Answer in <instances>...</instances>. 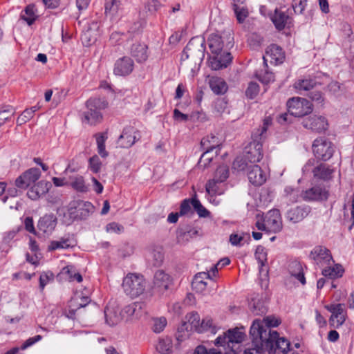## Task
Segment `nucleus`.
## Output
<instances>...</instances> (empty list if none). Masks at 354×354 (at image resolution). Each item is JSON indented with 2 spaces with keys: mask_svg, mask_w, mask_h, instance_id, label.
Segmentation results:
<instances>
[{
  "mask_svg": "<svg viewBox=\"0 0 354 354\" xmlns=\"http://www.w3.org/2000/svg\"><path fill=\"white\" fill-rule=\"evenodd\" d=\"M343 272L344 270L342 268L341 266H336L335 268L329 267L322 270V274L329 279L341 277Z\"/></svg>",
  "mask_w": 354,
  "mask_h": 354,
  "instance_id": "obj_48",
  "label": "nucleus"
},
{
  "mask_svg": "<svg viewBox=\"0 0 354 354\" xmlns=\"http://www.w3.org/2000/svg\"><path fill=\"white\" fill-rule=\"evenodd\" d=\"M221 183L214 178L206 183L205 189L209 197L212 198L216 195H221L224 193L225 189Z\"/></svg>",
  "mask_w": 354,
  "mask_h": 354,
  "instance_id": "obj_38",
  "label": "nucleus"
},
{
  "mask_svg": "<svg viewBox=\"0 0 354 354\" xmlns=\"http://www.w3.org/2000/svg\"><path fill=\"white\" fill-rule=\"evenodd\" d=\"M106 323L109 326L118 324L122 318L121 313L118 315L113 308L106 307L104 310Z\"/></svg>",
  "mask_w": 354,
  "mask_h": 354,
  "instance_id": "obj_40",
  "label": "nucleus"
},
{
  "mask_svg": "<svg viewBox=\"0 0 354 354\" xmlns=\"http://www.w3.org/2000/svg\"><path fill=\"white\" fill-rule=\"evenodd\" d=\"M186 319L192 326V328H194L197 331L200 326L201 320L200 316L196 312H192L186 315Z\"/></svg>",
  "mask_w": 354,
  "mask_h": 354,
  "instance_id": "obj_54",
  "label": "nucleus"
},
{
  "mask_svg": "<svg viewBox=\"0 0 354 354\" xmlns=\"http://www.w3.org/2000/svg\"><path fill=\"white\" fill-rule=\"evenodd\" d=\"M248 160L245 158L243 159L242 158H237L233 162V167L239 171H248V167H250V165L246 162Z\"/></svg>",
  "mask_w": 354,
  "mask_h": 354,
  "instance_id": "obj_58",
  "label": "nucleus"
},
{
  "mask_svg": "<svg viewBox=\"0 0 354 354\" xmlns=\"http://www.w3.org/2000/svg\"><path fill=\"white\" fill-rule=\"evenodd\" d=\"M325 308L331 313L329 324L332 328H339L347 318V312L344 304H332L325 306Z\"/></svg>",
  "mask_w": 354,
  "mask_h": 354,
  "instance_id": "obj_9",
  "label": "nucleus"
},
{
  "mask_svg": "<svg viewBox=\"0 0 354 354\" xmlns=\"http://www.w3.org/2000/svg\"><path fill=\"white\" fill-rule=\"evenodd\" d=\"M167 325V319L165 317H160L153 320L152 329L153 332L159 333L162 332Z\"/></svg>",
  "mask_w": 354,
  "mask_h": 354,
  "instance_id": "obj_56",
  "label": "nucleus"
},
{
  "mask_svg": "<svg viewBox=\"0 0 354 354\" xmlns=\"http://www.w3.org/2000/svg\"><path fill=\"white\" fill-rule=\"evenodd\" d=\"M37 16L35 12V6L32 4L27 6L21 15V18L25 21L29 26H31L36 20Z\"/></svg>",
  "mask_w": 354,
  "mask_h": 354,
  "instance_id": "obj_43",
  "label": "nucleus"
},
{
  "mask_svg": "<svg viewBox=\"0 0 354 354\" xmlns=\"http://www.w3.org/2000/svg\"><path fill=\"white\" fill-rule=\"evenodd\" d=\"M259 92V85L254 82H250L245 90V95L249 99H254Z\"/></svg>",
  "mask_w": 354,
  "mask_h": 354,
  "instance_id": "obj_53",
  "label": "nucleus"
},
{
  "mask_svg": "<svg viewBox=\"0 0 354 354\" xmlns=\"http://www.w3.org/2000/svg\"><path fill=\"white\" fill-rule=\"evenodd\" d=\"M268 121L265 120L263 126L252 134V140L245 149V158L250 163L259 162L263 158V141L265 140Z\"/></svg>",
  "mask_w": 354,
  "mask_h": 354,
  "instance_id": "obj_1",
  "label": "nucleus"
},
{
  "mask_svg": "<svg viewBox=\"0 0 354 354\" xmlns=\"http://www.w3.org/2000/svg\"><path fill=\"white\" fill-rule=\"evenodd\" d=\"M315 159H310L304 166L302 170L304 174L312 172L315 178L329 180L332 178L334 169L324 163H319L315 166Z\"/></svg>",
  "mask_w": 354,
  "mask_h": 354,
  "instance_id": "obj_7",
  "label": "nucleus"
},
{
  "mask_svg": "<svg viewBox=\"0 0 354 354\" xmlns=\"http://www.w3.org/2000/svg\"><path fill=\"white\" fill-rule=\"evenodd\" d=\"M272 21L279 30H283L286 26L291 23V18L289 15L281 9H275L274 13L271 17Z\"/></svg>",
  "mask_w": 354,
  "mask_h": 354,
  "instance_id": "obj_29",
  "label": "nucleus"
},
{
  "mask_svg": "<svg viewBox=\"0 0 354 354\" xmlns=\"http://www.w3.org/2000/svg\"><path fill=\"white\" fill-rule=\"evenodd\" d=\"M137 131L133 127H127L123 129L122 134L119 136L117 144L121 148L131 147L139 138L136 136Z\"/></svg>",
  "mask_w": 354,
  "mask_h": 354,
  "instance_id": "obj_19",
  "label": "nucleus"
},
{
  "mask_svg": "<svg viewBox=\"0 0 354 354\" xmlns=\"http://www.w3.org/2000/svg\"><path fill=\"white\" fill-rule=\"evenodd\" d=\"M307 0H293L292 8L296 14H301L306 6Z\"/></svg>",
  "mask_w": 354,
  "mask_h": 354,
  "instance_id": "obj_61",
  "label": "nucleus"
},
{
  "mask_svg": "<svg viewBox=\"0 0 354 354\" xmlns=\"http://www.w3.org/2000/svg\"><path fill=\"white\" fill-rule=\"evenodd\" d=\"M288 111L290 115L295 117H304L313 111L312 103L302 97H292L287 102Z\"/></svg>",
  "mask_w": 354,
  "mask_h": 354,
  "instance_id": "obj_8",
  "label": "nucleus"
},
{
  "mask_svg": "<svg viewBox=\"0 0 354 354\" xmlns=\"http://www.w3.org/2000/svg\"><path fill=\"white\" fill-rule=\"evenodd\" d=\"M204 331H209L212 334H215L216 333V328L214 325L212 319L207 317L203 319L201 322L198 332L203 333Z\"/></svg>",
  "mask_w": 354,
  "mask_h": 354,
  "instance_id": "obj_49",
  "label": "nucleus"
},
{
  "mask_svg": "<svg viewBox=\"0 0 354 354\" xmlns=\"http://www.w3.org/2000/svg\"><path fill=\"white\" fill-rule=\"evenodd\" d=\"M317 84V82L314 78L310 77H304L297 80L294 84V88L300 94L307 92L313 89Z\"/></svg>",
  "mask_w": 354,
  "mask_h": 354,
  "instance_id": "obj_33",
  "label": "nucleus"
},
{
  "mask_svg": "<svg viewBox=\"0 0 354 354\" xmlns=\"http://www.w3.org/2000/svg\"><path fill=\"white\" fill-rule=\"evenodd\" d=\"M164 260V253L161 248L153 249L149 254V261H150L154 266H160Z\"/></svg>",
  "mask_w": 354,
  "mask_h": 354,
  "instance_id": "obj_44",
  "label": "nucleus"
},
{
  "mask_svg": "<svg viewBox=\"0 0 354 354\" xmlns=\"http://www.w3.org/2000/svg\"><path fill=\"white\" fill-rule=\"evenodd\" d=\"M57 224V218L53 214H46L39 218L37 228L43 234L50 235L53 233Z\"/></svg>",
  "mask_w": 354,
  "mask_h": 354,
  "instance_id": "obj_18",
  "label": "nucleus"
},
{
  "mask_svg": "<svg viewBox=\"0 0 354 354\" xmlns=\"http://www.w3.org/2000/svg\"><path fill=\"white\" fill-rule=\"evenodd\" d=\"M96 142L97 145V152L102 158L108 156L109 153L105 149V142L107 139V136L105 133L96 134Z\"/></svg>",
  "mask_w": 354,
  "mask_h": 354,
  "instance_id": "obj_45",
  "label": "nucleus"
},
{
  "mask_svg": "<svg viewBox=\"0 0 354 354\" xmlns=\"http://www.w3.org/2000/svg\"><path fill=\"white\" fill-rule=\"evenodd\" d=\"M229 176V168L226 165H220L216 169L214 179L220 183H223Z\"/></svg>",
  "mask_w": 354,
  "mask_h": 354,
  "instance_id": "obj_50",
  "label": "nucleus"
},
{
  "mask_svg": "<svg viewBox=\"0 0 354 354\" xmlns=\"http://www.w3.org/2000/svg\"><path fill=\"white\" fill-rule=\"evenodd\" d=\"M185 51L198 54V56L204 57L205 51V41L203 37H196L192 38L187 44Z\"/></svg>",
  "mask_w": 354,
  "mask_h": 354,
  "instance_id": "obj_26",
  "label": "nucleus"
},
{
  "mask_svg": "<svg viewBox=\"0 0 354 354\" xmlns=\"http://www.w3.org/2000/svg\"><path fill=\"white\" fill-rule=\"evenodd\" d=\"M248 177L249 181L255 186H260L266 180L265 174L257 165H250V167H248Z\"/></svg>",
  "mask_w": 354,
  "mask_h": 354,
  "instance_id": "obj_25",
  "label": "nucleus"
},
{
  "mask_svg": "<svg viewBox=\"0 0 354 354\" xmlns=\"http://www.w3.org/2000/svg\"><path fill=\"white\" fill-rule=\"evenodd\" d=\"M89 168L93 173H98L101 169L102 162L99 157L95 155L89 158Z\"/></svg>",
  "mask_w": 354,
  "mask_h": 354,
  "instance_id": "obj_55",
  "label": "nucleus"
},
{
  "mask_svg": "<svg viewBox=\"0 0 354 354\" xmlns=\"http://www.w3.org/2000/svg\"><path fill=\"white\" fill-rule=\"evenodd\" d=\"M255 257L259 264V271L261 272L263 271V267L267 262V252L263 246L259 245L257 248Z\"/></svg>",
  "mask_w": 354,
  "mask_h": 354,
  "instance_id": "obj_46",
  "label": "nucleus"
},
{
  "mask_svg": "<svg viewBox=\"0 0 354 354\" xmlns=\"http://www.w3.org/2000/svg\"><path fill=\"white\" fill-rule=\"evenodd\" d=\"M133 68V60L128 56H124L115 62L113 73L116 75L126 76L132 73Z\"/></svg>",
  "mask_w": 354,
  "mask_h": 354,
  "instance_id": "obj_16",
  "label": "nucleus"
},
{
  "mask_svg": "<svg viewBox=\"0 0 354 354\" xmlns=\"http://www.w3.org/2000/svg\"><path fill=\"white\" fill-rule=\"evenodd\" d=\"M161 4L158 0H149L146 3L145 8L148 10L149 12L155 13L156 11L158 10Z\"/></svg>",
  "mask_w": 354,
  "mask_h": 354,
  "instance_id": "obj_64",
  "label": "nucleus"
},
{
  "mask_svg": "<svg viewBox=\"0 0 354 354\" xmlns=\"http://www.w3.org/2000/svg\"><path fill=\"white\" fill-rule=\"evenodd\" d=\"M156 350L162 354H169L172 348V340L170 337H165L160 339L157 345Z\"/></svg>",
  "mask_w": 354,
  "mask_h": 354,
  "instance_id": "obj_42",
  "label": "nucleus"
},
{
  "mask_svg": "<svg viewBox=\"0 0 354 354\" xmlns=\"http://www.w3.org/2000/svg\"><path fill=\"white\" fill-rule=\"evenodd\" d=\"M310 257L317 264H330V262L333 261L332 256L330 250L323 246H316L311 251Z\"/></svg>",
  "mask_w": 354,
  "mask_h": 354,
  "instance_id": "obj_22",
  "label": "nucleus"
},
{
  "mask_svg": "<svg viewBox=\"0 0 354 354\" xmlns=\"http://www.w3.org/2000/svg\"><path fill=\"white\" fill-rule=\"evenodd\" d=\"M153 283L154 290L160 293H164L171 285V279L168 274L160 270L156 272Z\"/></svg>",
  "mask_w": 354,
  "mask_h": 354,
  "instance_id": "obj_21",
  "label": "nucleus"
},
{
  "mask_svg": "<svg viewBox=\"0 0 354 354\" xmlns=\"http://www.w3.org/2000/svg\"><path fill=\"white\" fill-rule=\"evenodd\" d=\"M310 212V207L307 205L297 206L290 209L287 212L286 218L292 223L303 221Z\"/></svg>",
  "mask_w": 354,
  "mask_h": 354,
  "instance_id": "obj_23",
  "label": "nucleus"
},
{
  "mask_svg": "<svg viewBox=\"0 0 354 354\" xmlns=\"http://www.w3.org/2000/svg\"><path fill=\"white\" fill-rule=\"evenodd\" d=\"M87 111L84 112V121L90 124H95L102 119L101 110L107 106L106 100L101 98H91L86 102Z\"/></svg>",
  "mask_w": 354,
  "mask_h": 354,
  "instance_id": "obj_4",
  "label": "nucleus"
},
{
  "mask_svg": "<svg viewBox=\"0 0 354 354\" xmlns=\"http://www.w3.org/2000/svg\"><path fill=\"white\" fill-rule=\"evenodd\" d=\"M50 184L46 180H41L35 184L27 192V196L31 200H37L48 192Z\"/></svg>",
  "mask_w": 354,
  "mask_h": 354,
  "instance_id": "obj_28",
  "label": "nucleus"
},
{
  "mask_svg": "<svg viewBox=\"0 0 354 354\" xmlns=\"http://www.w3.org/2000/svg\"><path fill=\"white\" fill-rule=\"evenodd\" d=\"M192 205L200 217L205 218L209 215V212L202 205L201 202L196 198H193L192 199Z\"/></svg>",
  "mask_w": 354,
  "mask_h": 354,
  "instance_id": "obj_52",
  "label": "nucleus"
},
{
  "mask_svg": "<svg viewBox=\"0 0 354 354\" xmlns=\"http://www.w3.org/2000/svg\"><path fill=\"white\" fill-rule=\"evenodd\" d=\"M106 230L108 232L121 233L124 230V227L118 223L112 222L106 225Z\"/></svg>",
  "mask_w": 354,
  "mask_h": 354,
  "instance_id": "obj_63",
  "label": "nucleus"
},
{
  "mask_svg": "<svg viewBox=\"0 0 354 354\" xmlns=\"http://www.w3.org/2000/svg\"><path fill=\"white\" fill-rule=\"evenodd\" d=\"M120 7V1L117 0H105L104 9L106 15L114 16Z\"/></svg>",
  "mask_w": 354,
  "mask_h": 354,
  "instance_id": "obj_47",
  "label": "nucleus"
},
{
  "mask_svg": "<svg viewBox=\"0 0 354 354\" xmlns=\"http://www.w3.org/2000/svg\"><path fill=\"white\" fill-rule=\"evenodd\" d=\"M263 38L257 34L251 35L248 39L249 45L253 49H257V48L260 47L263 43Z\"/></svg>",
  "mask_w": 354,
  "mask_h": 354,
  "instance_id": "obj_59",
  "label": "nucleus"
},
{
  "mask_svg": "<svg viewBox=\"0 0 354 354\" xmlns=\"http://www.w3.org/2000/svg\"><path fill=\"white\" fill-rule=\"evenodd\" d=\"M301 124L304 128L317 133L326 131L328 126L327 120L323 116L318 115L304 118Z\"/></svg>",
  "mask_w": 354,
  "mask_h": 354,
  "instance_id": "obj_13",
  "label": "nucleus"
},
{
  "mask_svg": "<svg viewBox=\"0 0 354 354\" xmlns=\"http://www.w3.org/2000/svg\"><path fill=\"white\" fill-rule=\"evenodd\" d=\"M232 61V56L230 53L224 51L216 55V57L212 62V66L215 70L226 68Z\"/></svg>",
  "mask_w": 354,
  "mask_h": 354,
  "instance_id": "obj_34",
  "label": "nucleus"
},
{
  "mask_svg": "<svg viewBox=\"0 0 354 354\" xmlns=\"http://www.w3.org/2000/svg\"><path fill=\"white\" fill-rule=\"evenodd\" d=\"M60 274L64 276L65 279L69 281H77V282L82 281V277L79 272L76 270L75 267L72 265H68L64 267Z\"/></svg>",
  "mask_w": 354,
  "mask_h": 354,
  "instance_id": "obj_37",
  "label": "nucleus"
},
{
  "mask_svg": "<svg viewBox=\"0 0 354 354\" xmlns=\"http://www.w3.org/2000/svg\"><path fill=\"white\" fill-rule=\"evenodd\" d=\"M289 272L291 276L297 279L301 283V284H306V278L304 277L303 268L300 262L297 261H292L289 264Z\"/></svg>",
  "mask_w": 354,
  "mask_h": 354,
  "instance_id": "obj_36",
  "label": "nucleus"
},
{
  "mask_svg": "<svg viewBox=\"0 0 354 354\" xmlns=\"http://www.w3.org/2000/svg\"><path fill=\"white\" fill-rule=\"evenodd\" d=\"M209 87L216 95L225 93L227 90V85L223 79L218 77H212L209 81Z\"/></svg>",
  "mask_w": 354,
  "mask_h": 354,
  "instance_id": "obj_35",
  "label": "nucleus"
},
{
  "mask_svg": "<svg viewBox=\"0 0 354 354\" xmlns=\"http://www.w3.org/2000/svg\"><path fill=\"white\" fill-rule=\"evenodd\" d=\"M258 348L257 351L264 350L268 354H287L290 351V342L284 337H279L278 333H274L272 337L253 342Z\"/></svg>",
  "mask_w": 354,
  "mask_h": 354,
  "instance_id": "obj_3",
  "label": "nucleus"
},
{
  "mask_svg": "<svg viewBox=\"0 0 354 354\" xmlns=\"http://www.w3.org/2000/svg\"><path fill=\"white\" fill-rule=\"evenodd\" d=\"M15 113V109L10 105H5L0 108V127L6 122L10 121Z\"/></svg>",
  "mask_w": 354,
  "mask_h": 354,
  "instance_id": "obj_41",
  "label": "nucleus"
},
{
  "mask_svg": "<svg viewBox=\"0 0 354 354\" xmlns=\"http://www.w3.org/2000/svg\"><path fill=\"white\" fill-rule=\"evenodd\" d=\"M245 0H232L233 1V10L236 15V17L239 23H243L245 18L248 17V10L243 7L240 8L237 4H243Z\"/></svg>",
  "mask_w": 354,
  "mask_h": 354,
  "instance_id": "obj_39",
  "label": "nucleus"
},
{
  "mask_svg": "<svg viewBox=\"0 0 354 354\" xmlns=\"http://www.w3.org/2000/svg\"><path fill=\"white\" fill-rule=\"evenodd\" d=\"M251 310L256 315H261L267 311L266 307L260 301H254L251 306Z\"/></svg>",
  "mask_w": 354,
  "mask_h": 354,
  "instance_id": "obj_57",
  "label": "nucleus"
},
{
  "mask_svg": "<svg viewBox=\"0 0 354 354\" xmlns=\"http://www.w3.org/2000/svg\"><path fill=\"white\" fill-rule=\"evenodd\" d=\"M142 315V304L134 302L126 306L121 310V316L126 320L138 319Z\"/></svg>",
  "mask_w": 354,
  "mask_h": 354,
  "instance_id": "obj_30",
  "label": "nucleus"
},
{
  "mask_svg": "<svg viewBox=\"0 0 354 354\" xmlns=\"http://www.w3.org/2000/svg\"><path fill=\"white\" fill-rule=\"evenodd\" d=\"M245 334L243 328H234L229 329L223 335H219L215 339V345L216 346H227L230 349V352L232 354L233 353L232 344H239L243 341ZM225 353H228L226 351Z\"/></svg>",
  "mask_w": 354,
  "mask_h": 354,
  "instance_id": "obj_5",
  "label": "nucleus"
},
{
  "mask_svg": "<svg viewBox=\"0 0 354 354\" xmlns=\"http://www.w3.org/2000/svg\"><path fill=\"white\" fill-rule=\"evenodd\" d=\"M263 59L266 65H267V62L268 61L272 64L278 65L283 62L285 53L280 46L272 44L267 48L266 55L263 57Z\"/></svg>",
  "mask_w": 354,
  "mask_h": 354,
  "instance_id": "obj_14",
  "label": "nucleus"
},
{
  "mask_svg": "<svg viewBox=\"0 0 354 354\" xmlns=\"http://www.w3.org/2000/svg\"><path fill=\"white\" fill-rule=\"evenodd\" d=\"M280 324V320L272 316H267L263 319H255L250 329V335L252 338V341H260L261 339L272 337L275 330L271 329L272 327H276Z\"/></svg>",
  "mask_w": 354,
  "mask_h": 354,
  "instance_id": "obj_2",
  "label": "nucleus"
},
{
  "mask_svg": "<svg viewBox=\"0 0 354 354\" xmlns=\"http://www.w3.org/2000/svg\"><path fill=\"white\" fill-rule=\"evenodd\" d=\"M76 245V241L73 234H66L59 240L51 241L48 246V251H54L60 249L72 248Z\"/></svg>",
  "mask_w": 354,
  "mask_h": 354,
  "instance_id": "obj_24",
  "label": "nucleus"
},
{
  "mask_svg": "<svg viewBox=\"0 0 354 354\" xmlns=\"http://www.w3.org/2000/svg\"><path fill=\"white\" fill-rule=\"evenodd\" d=\"M122 287L127 295L137 297L144 292L146 281L142 275L129 274L123 280Z\"/></svg>",
  "mask_w": 354,
  "mask_h": 354,
  "instance_id": "obj_6",
  "label": "nucleus"
},
{
  "mask_svg": "<svg viewBox=\"0 0 354 354\" xmlns=\"http://www.w3.org/2000/svg\"><path fill=\"white\" fill-rule=\"evenodd\" d=\"M310 100L319 104H322L324 102V97L322 92L318 91H312L308 93Z\"/></svg>",
  "mask_w": 354,
  "mask_h": 354,
  "instance_id": "obj_60",
  "label": "nucleus"
},
{
  "mask_svg": "<svg viewBox=\"0 0 354 354\" xmlns=\"http://www.w3.org/2000/svg\"><path fill=\"white\" fill-rule=\"evenodd\" d=\"M201 145L204 152L200 158V162H201L203 160H207L208 162H209L212 160V158H208L206 156L213 149L219 147L220 140L218 137L212 134H210L204 137L201 140Z\"/></svg>",
  "mask_w": 354,
  "mask_h": 354,
  "instance_id": "obj_15",
  "label": "nucleus"
},
{
  "mask_svg": "<svg viewBox=\"0 0 354 354\" xmlns=\"http://www.w3.org/2000/svg\"><path fill=\"white\" fill-rule=\"evenodd\" d=\"M130 53L138 63H144L149 57L148 46L144 43L133 44L131 47Z\"/></svg>",
  "mask_w": 354,
  "mask_h": 354,
  "instance_id": "obj_27",
  "label": "nucleus"
},
{
  "mask_svg": "<svg viewBox=\"0 0 354 354\" xmlns=\"http://www.w3.org/2000/svg\"><path fill=\"white\" fill-rule=\"evenodd\" d=\"M41 171L38 168H30L15 180V185L19 189H26L32 183H35L40 177Z\"/></svg>",
  "mask_w": 354,
  "mask_h": 354,
  "instance_id": "obj_12",
  "label": "nucleus"
},
{
  "mask_svg": "<svg viewBox=\"0 0 354 354\" xmlns=\"http://www.w3.org/2000/svg\"><path fill=\"white\" fill-rule=\"evenodd\" d=\"M71 187L77 192H86L88 191V187L85 185L84 178L81 176H75L71 183Z\"/></svg>",
  "mask_w": 354,
  "mask_h": 354,
  "instance_id": "obj_51",
  "label": "nucleus"
},
{
  "mask_svg": "<svg viewBox=\"0 0 354 354\" xmlns=\"http://www.w3.org/2000/svg\"><path fill=\"white\" fill-rule=\"evenodd\" d=\"M77 205L75 207V210L71 212V214H75V218L79 219H86L90 214L94 212V206L88 201H78Z\"/></svg>",
  "mask_w": 354,
  "mask_h": 354,
  "instance_id": "obj_31",
  "label": "nucleus"
},
{
  "mask_svg": "<svg viewBox=\"0 0 354 354\" xmlns=\"http://www.w3.org/2000/svg\"><path fill=\"white\" fill-rule=\"evenodd\" d=\"M208 42L211 52L216 55H218L222 52L223 47H225L227 50L233 47L234 38L230 34L225 36L212 34L208 39Z\"/></svg>",
  "mask_w": 354,
  "mask_h": 354,
  "instance_id": "obj_10",
  "label": "nucleus"
},
{
  "mask_svg": "<svg viewBox=\"0 0 354 354\" xmlns=\"http://www.w3.org/2000/svg\"><path fill=\"white\" fill-rule=\"evenodd\" d=\"M209 279H212L209 272H198L194 276L192 283V287L196 292L203 293L206 290L207 285L205 280Z\"/></svg>",
  "mask_w": 354,
  "mask_h": 354,
  "instance_id": "obj_32",
  "label": "nucleus"
},
{
  "mask_svg": "<svg viewBox=\"0 0 354 354\" xmlns=\"http://www.w3.org/2000/svg\"><path fill=\"white\" fill-rule=\"evenodd\" d=\"M328 192L324 187L317 185L303 192L301 196L306 201H324L328 198Z\"/></svg>",
  "mask_w": 354,
  "mask_h": 354,
  "instance_id": "obj_20",
  "label": "nucleus"
},
{
  "mask_svg": "<svg viewBox=\"0 0 354 354\" xmlns=\"http://www.w3.org/2000/svg\"><path fill=\"white\" fill-rule=\"evenodd\" d=\"M312 148L315 158L323 161L329 160L334 153L333 144L323 138L315 139Z\"/></svg>",
  "mask_w": 354,
  "mask_h": 354,
  "instance_id": "obj_11",
  "label": "nucleus"
},
{
  "mask_svg": "<svg viewBox=\"0 0 354 354\" xmlns=\"http://www.w3.org/2000/svg\"><path fill=\"white\" fill-rule=\"evenodd\" d=\"M264 221L266 222L268 231L277 233L282 229L281 216L279 209L270 210L266 215Z\"/></svg>",
  "mask_w": 354,
  "mask_h": 354,
  "instance_id": "obj_17",
  "label": "nucleus"
},
{
  "mask_svg": "<svg viewBox=\"0 0 354 354\" xmlns=\"http://www.w3.org/2000/svg\"><path fill=\"white\" fill-rule=\"evenodd\" d=\"M192 200L189 199H185L182 201L180 207V212L179 214L180 216H183L185 214H189V212H192Z\"/></svg>",
  "mask_w": 354,
  "mask_h": 354,
  "instance_id": "obj_62",
  "label": "nucleus"
}]
</instances>
